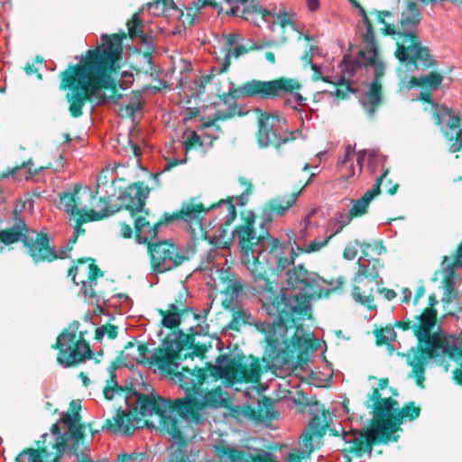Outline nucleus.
I'll return each instance as SVG.
<instances>
[{
  "label": "nucleus",
  "instance_id": "59",
  "mask_svg": "<svg viewBox=\"0 0 462 462\" xmlns=\"http://www.w3.org/2000/svg\"><path fill=\"white\" fill-rule=\"evenodd\" d=\"M356 244L360 245L365 255H368L367 250L371 247H373V250L375 251L377 254H382L383 253L386 252V248L383 245V240L375 243L374 245L370 243H359L357 241Z\"/></svg>",
  "mask_w": 462,
  "mask_h": 462
},
{
  "label": "nucleus",
  "instance_id": "11",
  "mask_svg": "<svg viewBox=\"0 0 462 462\" xmlns=\"http://www.w3.org/2000/svg\"><path fill=\"white\" fill-rule=\"evenodd\" d=\"M278 295L284 296L287 298L290 297H298L300 294L307 296V302H306V310L304 314L300 315L299 319H296L294 321V324L290 326L289 324L285 323H280L279 322V317L277 315H271L268 311L266 313L271 317L273 318V329L274 330H280L282 329L284 332H286L290 328H295V333L291 337L290 342L286 345V346L282 349L281 351V358H282V364L286 365L289 364L292 359L295 357V352L300 350H311L315 351L319 348V344L317 340L307 338L304 336L298 335L299 330H303V321L306 319H311V309L310 300L311 299L310 294H307L304 292H300L296 295L291 294H286L282 292V291L280 292L277 291Z\"/></svg>",
  "mask_w": 462,
  "mask_h": 462
},
{
  "label": "nucleus",
  "instance_id": "57",
  "mask_svg": "<svg viewBox=\"0 0 462 462\" xmlns=\"http://www.w3.org/2000/svg\"><path fill=\"white\" fill-rule=\"evenodd\" d=\"M147 457L146 453L143 452H132L121 453L117 456V462H143Z\"/></svg>",
  "mask_w": 462,
  "mask_h": 462
},
{
  "label": "nucleus",
  "instance_id": "8",
  "mask_svg": "<svg viewBox=\"0 0 462 462\" xmlns=\"http://www.w3.org/2000/svg\"><path fill=\"white\" fill-rule=\"evenodd\" d=\"M208 347L205 344L195 343V334H186L180 330L167 336L162 341V346L158 347L152 355V363H156L160 368L176 365L178 360L193 358L194 356L204 357Z\"/></svg>",
  "mask_w": 462,
  "mask_h": 462
},
{
  "label": "nucleus",
  "instance_id": "56",
  "mask_svg": "<svg viewBox=\"0 0 462 462\" xmlns=\"http://www.w3.org/2000/svg\"><path fill=\"white\" fill-rule=\"evenodd\" d=\"M182 145L184 146L186 152H188L190 149L202 148L204 143L202 138L195 131H192L189 133L187 139L183 142Z\"/></svg>",
  "mask_w": 462,
  "mask_h": 462
},
{
  "label": "nucleus",
  "instance_id": "1",
  "mask_svg": "<svg viewBox=\"0 0 462 462\" xmlns=\"http://www.w3.org/2000/svg\"><path fill=\"white\" fill-rule=\"evenodd\" d=\"M314 175L304 181L300 189L291 194L277 195L267 200L259 214L260 230L256 232V215L253 211L241 214V222L232 232V240L237 239L238 246L246 264H251L253 277L252 289L262 302V309L271 315H277L280 323L294 324L296 319L304 314L306 310L307 296L284 297L277 294L278 282L269 280L264 268L256 264L259 259L268 263L265 256L266 250L269 254L277 252L280 240L271 236L268 226L273 221L274 216H283L295 204L302 190L311 181Z\"/></svg>",
  "mask_w": 462,
  "mask_h": 462
},
{
  "label": "nucleus",
  "instance_id": "37",
  "mask_svg": "<svg viewBox=\"0 0 462 462\" xmlns=\"http://www.w3.org/2000/svg\"><path fill=\"white\" fill-rule=\"evenodd\" d=\"M443 81V76L438 72H430L420 77H413L411 83L413 86L420 87L424 91L437 90Z\"/></svg>",
  "mask_w": 462,
  "mask_h": 462
},
{
  "label": "nucleus",
  "instance_id": "64",
  "mask_svg": "<svg viewBox=\"0 0 462 462\" xmlns=\"http://www.w3.org/2000/svg\"><path fill=\"white\" fill-rule=\"evenodd\" d=\"M119 225H120L121 236L124 238L129 239V238H132L133 236H134V228L133 229L129 224H127L125 222H121Z\"/></svg>",
  "mask_w": 462,
  "mask_h": 462
},
{
  "label": "nucleus",
  "instance_id": "55",
  "mask_svg": "<svg viewBox=\"0 0 462 462\" xmlns=\"http://www.w3.org/2000/svg\"><path fill=\"white\" fill-rule=\"evenodd\" d=\"M78 219L83 223L91 221L100 220L104 217L108 216V208L106 207L103 211L97 212L94 209H88V211H82L79 208V214H77Z\"/></svg>",
  "mask_w": 462,
  "mask_h": 462
},
{
  "label": "nucleus",
  "instance_id": "34",
  "mask_svg": "<svg viewBox=\"0 0 462 462\" xmlns=\"http://www.w3.org/2000/svg\"><path fill=\"white\" fill-rule=\"evenodd\" d=\"M284 247L282 246L280 243L279 248L277 252L269 254V249L266 250L265 256L270 260L268 263L263 262L262 259H259L256 264L259 266H263L264 268L267 278L270 280L267 273V269L271 268L275 263V270L278 272L284 271L292 263V261H290L286 256H284L283 252Z\"/></svg>",
  "mask_w": 462,
  "mask_h": 462
},
{
  "label": "nucleus",
  "instance_id": "29",
  "mask_svg": "<svg viewBox=\"0 0 462 462\" xmlns=\"http://www.w3.org/2000/svg\"><path fill=\"white\" fill-rule=\"evenodd\" d=\"M386 177L387 175H380L374 187L354 202L353 207L349 210V221L367 212V208L372 199L381 193V186L386 180Z\"/></svg>",
  "mask_w": 462,
  "mask_h": 462
},
{
  "label": "nucleus",
  "instance_id": "24",
  "mask_svg": "<svg viewBox=\"0 0 462 462\" xmlns=\"http://www.w3.org/2000/svg\"><path fill=\"white\" fill-rule=\"evenodd\" d=\"M320 277L317 273L308 271L303 264L294 265L287 272V282L294 289L316 292Z\"/></svg>",
  "mask_w": 462,
  "mask_h": 462
},
{
  "label": "nucleus",
  "instance_id": "40",
  "mask_svg": "<svg viewBox=\"0 0 462 462\" xmlns=\"http://www.w3.org/2000/svg\"><path fill=\"white\" fill-rule=\"evenodd\" d=\"M352 295L355 300L361 305L366 307L368 310L376 309V305L374 303V287H369L367 290L363 289L360 284L356 283L353 286Z\"/></svg>",
  "mask_w": 462,
  "mask_h": 462
},
{
  "label": "nucleus",
  "instance_id": "27",
  "mask_svg": "<svg viewBox=\"0 0 462 462\" xmlns=\"http://www.w3.org/2000/svg\"><path fill=\"white\" fill-rule=\"evenodd\" d=\"M92 199L96 200L97 198L93 195L92 191L87 188L82 189L80 184H76L71 192H65L60 194V204L62 206L66 212L71 216L79 214V206L81 205L82 198Z\"/></svg>",
  "mask_w": 462,
  "mask_h": 462
},
{
  "label": "nucleus",
  "instance_id": "10",
  "mask_svg": "<svg viewBox=\"0 0 462 462\" xmlns=\"http://www.w3.org/2000/svg\"><path fill=\"white\" fill-rule=\"evenodd\" d=\"M79 321L74 320L61 331L52 346V348L59 351L57 362L64 367L77 366L94 355L89 343L85 339L86 331H79Z\"/></svg>",
  "mask_w": 462,
  "mask_h": 462
},
{
  "label": "nucleus",
  "instance_id": "21",
  "mask_svg": "<svg viewBox=\"0 0 462 462\" xmlns=\"http://www.w3.org/2000/svg\"><path fill=\"white\" fill-rule=\"evenodd\" d=\"M171 373L178 377L180 386L182 388L187 396L185 399H189V396H197L202 390V385L207 378L205 369L199 368L197 365L194 368L184 366L180 372Z\"/></svg>",
  "mask_w": 462,
  "mask_h": 462
},
{
  "label": "nucleus",
  "instance_id": "58",
  "mask_svg": "<svg viewBox=\"0 0 462 462\" xmlns=\"http://www.w3.org/2000/svg\"><path fill=\"white\" fill-rule=\"evenodd\" d=\"M327 424H324L319 416H315L310 422V428L315 436L323 437L326 434Z\"/></svg>",
  "mask_w": 462,
  "mask_h": 462
},
{
  "label": "nucleus",
  "instance_id": "47",
  "mask_svg": "<svg viewBox=\"0 0 462 462\" xmlns=\"http://www.w3.org/2000/svg\"><path fill=\"white\" fill-rule=\"evenodd\" d=\"M188 296H189L188 290L186 288H182L179 291L177 297L175 298L174 302L171 303L170 305L175 306L177 310L180 311L182 313H185V314L192 313L194 319L199 320V315L193 312V310L187 305Z\"/></svg>",
  "mask_w": 462,
  "mask_h": 462
},
{
  "label": "nucleus",
  "instance_id": "22",
  "mask_svg": "<svg viewBox=\"0 0 462 462\" xmlns=\"http://www.w3.org/2000/svg\"><path fill=\"white\" fill-rule=\"evenodd\" d=\"M148 5L149 9L153 10L154 12L159 11V9L163 12L165 9L171 7L179 13V17L180 19L184 15L183 8L188 11V16L190 15V11H200L206 6H211L219 10L222 9V7L215 0H204L203 2H201V0H193L191 3L188 4L181 3L180 0H178V3H175L173 0H152L148 4Z\"/></svg>",
  "mask_w": 462,
  "mask_h": 462
},
{
  "label": "nucleus",
  "instance_id": "16",
  "mask_svg": "<svg viewBox=\"0 0 462 462\" xmlns=\"http://www.w3.org/2000/svg\"><path fill=\"white\" fill-rule=\"evenodd\" d=\"M411 35L397 42L396 59L401 62L408 61L417 69H426L434 67L437 61L430 54V49L421 44L419 36L413 39Z\"/></svg>",
  "mask_w": 462,
  "mask_h": 462
},
{
  "label": "nucleus",
  "instance_id": "53",
  "mask_svg": "<svg viewBox=\"0 0 462 462\" xmlns=\"http://www.w3.org/2000/svg\"><path fill=\"white\" fill-rule=\"evenodd\" d=\"M123 390V386L119 385L116 382V373H110L109 377L106 380V384L104 387L103 394L106 400H112L114 393H119V391Z\"/></svg>",
  "mask_w": 462,
  "mask_h": 462
},
{
  "label": "nucleus",
  "instance_id": "3",
  "mask_svg": "<svg viewBox=\"0 0 462 462\" xmlns=\"http://www.w3.org/2000/svg\"><path fill=\"white\" fill-rule=\"evenodd\" d=\"M301 85L295 79L280 78L273 80H257L252 79L245 84L236 87L234 82L229 83L228 94L225 96L224 102L229 104L225 109H217V118L225 120L235 115H242L235 103L238 98H255L259 100L275 99L290 96L284 100V105L293 109L297 106L304 105L305 97L299 92Z\"/></svg>",
  "mask_w": 462,
  "mask_h": 462
},
{
  "label": "nucleus",
  "instance_id": "12",
  "mask_svg": "<svg viewBox=\"0 0 462 462\" xmlns=\"http://www.w3.org/2000/svg\"><path fill=\"white\" fill-rule=\"evenodd\" d=\"M374 415L383 423V427L393 441H397L399 435H393L404 420H414L419 418L421 408L417 406L413 401L406 402L400 410L397 408L398 402L387 397L381 402L372 404Z\"/></svg>",
  "mask_w": 462,
  "mask_h": 462
},
{
  "label": "nucleus",
  "instance_id": "32",
  "mask_svg": "<svg viewBox=\"0 0 462 462\" xmlns=\"http://www.w3.org/2000/svg\"><path fill=\"white\" fill-rule=\"evenodd\" d=\"M90 262L88 269V280L82 281V290L86 296H88L90 299L97 298V292L94 290V285L97 284V279L98 277H102L104 275V273L101 271V269L95 263V260L91 257H81L77 260V263H85Z\"/></svg>",
  "mask_w": 462,
  "mask_h": 462
},
{
  "label": "nucleus",
  "instance_id": "48",
  "mask_svg": "<svg viewBox=\"0 0 462 462\" xmlns=\"http://www.w3.org/2000/svg\"><path fill=\"white\" fill-rule=\"evenodd\" d=\"M176 214H177V211H175L171 214H168L165 212L160 219H158L156 222L152 223V229H150V231H148V234L150 235V236H148V237L146 236L145 238H143V241L147 242L152 237H158L160 227L162 225L171 224L174 220H180V218L175 217Z\"/></svg>",
  "mask_w": 462,
  "mask_h": 462
},
{
  "label": "nucleus",
  "instance_id": "60",
  "mask_svg": "<svg viewBox=\"0 0 462 462\" xmlns=\"http://www.w3.org/2000/svg\"><path fill=\"white\" fill-rule=\"evenodd\" d=\"M137 351H138V356L134 358L137 363H139V364H146V363L152 364L151 362L152 358H150V360H148L146 358V356L149 352V346L146 342H143V343L139 344L137 346ZM151 357H152V356ZM154 364L157 365L156 363H154Z\"/></svg>",
  "mask_w": 462,
  "mask_h": 462
},
{
  "label": "nucleus",
  "instance_id": "43",
  "mask_svg": "<svg viewBox=\"0 0 462 462\" xmlns=\"http://www.w3.org/2000/svg\"><path fill=\"white\" fill-rule=\"evenodd\" d=\"M218 278L223 282H226L225 291L230 294L231 297L237 296L243 291V285L238 282L235 275L228 270L221 269L219 271Z\"/></svg>",
  "mask_w": 462,
  "mask_h": 462
},
{
  "label": "nucleus",
  "instance_id": "30",
  "mask_svg": "<svg viewBox=\"0 0 462 462\" xmlns=\"http://www.w3.org/2000/svg\"><path fill=\"white\" fill-rule=\"evenodd\" d=\"M244 2H237L236 5L239 6V13L237 16L249 21L254 24H258L259 21L267 22L268 17L272 16V13L263 8L257 3H254V0H243Z\"/></svg>",
  "mask_w": 462,
  "mask_h": 462
},
{
  "label": "nucleus",
  "instance_id": "15",
  "mask_svg": "<svg viewBox=\"0 0 462 462\" xmlns=\"http://www.w3.org/2000/svg\"><path fill=\"white\" fill-rule=\"evenodd\" d=\"M366 32L363 34V40L367 43L365 50H360L356 58L351 60L350 56H344L342 72L349 76H354L356 70L363 68L374 67L376 64H384L383 60L379 57L378 46L375 42V35L374 27L371 21L368 23H364Z\"/></svg>",
  "mask_w": 462,
  "mask_h": 462
},
{
  "label": "nucleus",
  "instance_id": "46",
  "mask_svg": "<svg viewBox=\"0 0 462 462\" xmlns=\"http://www.w3.org/2000/svg\"><path fill=\"white\" fill-rule=\"evenodd\" d=\"M248 50L244 45H236L232 47L231 49H227L225 54V58L220 65V67L217 69L218 73H223L228 69L230 67V60L232 57L239 58L240 56L247 53ZM217 70V68L213 69V71Z\"/></svg>",
  "mask_w": 462,
  "mask_h": 462
},
{
  "label": "nucleus",
  "instance_id": "2",
  "mask_svg": "<svg viewBox=\"0 0 462 462\" xmlns=\"http://www.w3.org/2000/svg\"><path fill=\"white\" fill-rule=\"evenodd\" d=\"M102 43L87 51L79 63L69 65L60 73V89H69L66 100L74 118L82 116L87 100L97 99V104L114 101L116 84L113 73L120 68L122 37L103 34Z\"/></svg>",
  "mask_w": 462,
  "mask_h": 462
},
{
  "label": "nucleus",
  "instance_id": "42",
  "mask_svg": "<svg viewBox=\"0 0 462 462\" xmlns=\"http://www.w3.org/2000/svg\"><path fill=\"white\" fill-rule=\"evenodd\" d=\"M231 413L233 417L238 420L248 419L255 422H261L262 419V409H255L250 404H245L243 406H235L231 410Z\"/></svg>",
  "mask_w": 462,
  "mask_h": 462
},
{
  "label": "nucleus",
  "instance_id": "41",
  "mask_svg": "<svg viewBox=\"0 0 462 462\" xmlns=\"http://www.w3.org/2000/svg\"><path fill=\"white\" fill-rule=\"evenodd\" d=\"M162 427L172 439L180 442L186 443V438L181 431L179 419L171 416H166L165 413L161 416Z\"/></svg>",
  "mask_w": 462,
  "mask_h": 462
},
{
  "label": "nucleus",
  "instance_id": "62",
  "mask_svg": "<svg viewBox=\"0 0 462 462\" xmlns=\"http://www.w3.org/2000/svg\"><path fill=\"white\" fill-rule=\"evenodd\" d=\"M143 109V106L140 102L136 100L131 101L128 105L125 106V110L126 115L129 117H132L134 120V115L136 112L141 111Z\"/></svg>",
  "mask_w": 462,
  "mask_h": 462
},
{
  "label": "nucleus",
  "instance_id": "19",
  "mask_svg": "<svg viewBox=\"0 0 462 462\" xmlns=\"http://www.w3.org/2000/svg\"><path fill=\"white\" fill-rule=\"evenodd\" d=\"M23 246L34 264L51 263L57 257L54 254V245L51 244V237L48 233H36L35 237H30L23 241Z\"/></svg>",
  "mask_w": 462,
  "mask_h": 462
},
{
  "label": "nucleus",
  "instance_id": "25",
  "mask_svg": "<svg viewBox=\"0 0 462 462\" xmlns=\"http://www.w3.org/2000/svg\"><path fill=\"white\" fill-rule=\"evenodd\" d=\"M386 157L375 150L365 149L356 154V163L359 173L366 169L370 173H389L390 169L385 166Z\"/></svg>",
  "mask_w": 462,
  "mask_h": 462
},
{
  "label": "nucleus",
  "instance_id": "4",
  "mask_svg": "<svg viewBox=\"0 0 462 462\" xmlns=\"http://www.w3.org/2000/svg\"><path fill=\"white\" fill-rule=\"evenodd\" d=\"M438 300L435 294L429 296V306L420 315L415 316L417 326L414 336L418 344L411 347L407 355V364L411 367L410 377L415 379L416 384L424 388L425 370L429 360L439 356V348L442 346L443 338L439 332L433 331L437 324V310L435 305Z\"/></svg>",
  "mask_w": 462,
  "mask_h": 462
},
{
  "label": "nucleus",
  "instance_id": "63",
  "mask_svg": "<svg viewBox=\"0 0 462 462\" xmlns=\"http://www.w3.org/2000/svg\"><path fill=\"white\" fill-rule=\"evenodd\" d=\"M355 154V148H353L351 145H346L345 148V152L342 157H340L337 161V166L345 165L346 163L349 162L352 157Z\"/></svg>",
  "mask_w": 462,
  "mask_h": 462
},
{
  "label": "nucleus",
  "instance_id": "28",
  "mask_svg": "<svg viewBox=\"0 0 462 462\" xmlns=\"http://www.w3.org/2000/svg\"><path fill=\"white\" fill-rule=\"evenodd\" d=\"M270 117L266 114H261L258 118L257 142L259 146L266 147L273 145L279 148L282 143L288 141V137L282 138L273 126L269 125Z\"/></svg>",
  "mask_w": 462,
  "mask_h": 462
},
{
  "label": "nucleus",
  "instance_id": "33",
  "mask_svg": "<svg viewBox=\"0 0 462 462\" xmlns=\"http://www.w3.org/2000/svg\"><path fill=\"white\" fill-rule=\"evenodd\" d=\"M126 25L131 38L138 37L145 46L146 51H155L152 37L143 32V23L139 12L133 14Z\"/></svg>",
  "mask_w": 462,
  "mask_h": 462
},
{
  "label": "nucleus",
  "instance_id": "50",
  "mask_svg": "<svg viewBox=\"0 0 462 462\" xmlns=\"http://www.w3.org/2000/svg\"><path fill=\"white\" fill-rule=\"evenodd\" d=\"M134 342L128 341L124 347V350L120 351L116 357L114 361L111 362L108 372L115 373V371L121 365H124L125 366L127 365V362L130 359V355L128 353H125L126 350L134 347Z\"/></svg>",
  "mask_w": 462,
  "mask_h": 462
},
{
  "label": "nucleus",
  "instance_id": "39",
  "mask_svg": "<svg viewBox=\"0 0 462 462\" xmlns=\"http://www.w3.org/2000/svg\"><path fill=\"white\" fill-rule=\"evenodd\" d=\"M447 125L450 131L455 132V136H453V134H451L450 137H448L450 142L449 151L451 152H458L462 149V129L459 128V117L456 116H450Z\"/></svg>",
  "mask_w": 462,
  "mask_h": 462
},
{
  "label": "nucleus",
  "instance_id": "20",
  "mask_svg": "<svg viewBox=\"0 0 462 462\" xmlns=\"http://www.w3.org/2000/svg\"><path fill=\"white\" fill-rule=\"evenodd\" d=\"M214 451L218 462H277L273 453L252 455L225 444L215 445Z\"/></svg>",
  "mask_w": 462,
  "mask_h": 462
},
{
  "label": "nucleus",
  "instance_id": "61",
  "mask_svg": "<svg viewBox=\"0 0 462 462\" xmlns=\"http://www.w3.org/2000/svg\"><path fill=\"white\" fill-rule=\"evenodd\" d=\"M245 313L244 311H236L228 325V328L233 330H239L241 323H245Z\"/></svg>",
  "mask_w": 462,
  "mask_h": 462
},
{
  "label": "nucleus",
  "instance_id": "31",
  "mask_svg": "<svg viewBox=\"0 0 462 462\" xmlns=\"http://www.w3.org/2000/svg\"><path fill=\"white\" fill-rule=\"evenodd\" d=\"M29 227L23 219H17L12 226L0 230V243L5 245L22 242L29 236Z\"/></svg>",
  "mask_w": 462,
  "mask_h": 462
},
{
  "label": "nucleus",
  "instance_id": "38",
  "mask_svg": "<svg viewBox=\"0 0 462 462\" xmlns=\"http://www.w3.org/2000/svg\"><path fill=\"white\" fill-rule=\"evenodd\" d=\"M159 315L162 317L161 324L162 327L170 329H177L185 313L178 311L173 305H168L167 310H158Z\"/></svg>",
  "mask_w": 462,
  "mask_h": 462
},
{
  "label": "nucleus",
  "instance_id": "26",
  "mask_svg": "<svg viewBox=\"0 0 462 462\" xmlns=\"http://www.w3.org/2000/svg\"><path fill=\"white\" fill-rule=\"evenodd\" d=\"M420 22V11L414 2H409L406 8L402 11L399 23L401 25V35L402 38H395L397 42L404 38H416L418 35V25Z\"/></svg>",
  "mask_w": 462,
  "mask_h": 462
},
{
  "label": "nucleus",
  "instance_id": "23",
  "mask_svg": "<svg viewBox=\"0 0 462 462\" xmlns=\"http://www.w3.org/2000/svg\"><path fill=\"white\" fill-rule=\"evenodd\" d=\"M371 68L374 69V78L370 83L369 89L361 96L360 103L367 113L373 116L376 106H378L382 101L381 79L383 77L385 72V64L379 63Z\"/></svg>",
  "mask_w": 462,
  "mask_h": 462
},
{
  "label": "nucleus",
  "instance_id": "5",
  "mask_svg": "<svg viewBox=\"0 0 462 462\" xmlns=\"http://www.w3.org/2000/svg\"><path fill=\"white\" fill-rule=\"evenodd\" d=\"M180 399L171 401L156 394H138L137 406L125 412L122 408L116 410L113 419H106L101 430H109L114 433H123L131 436L139 427L142 418L155 413L162 416L166 411L175 412L181 418V411L178 408Z\"/></svg>",
  "mask_w": 462,
  "mask_h": 462
},
{
  "label": "nucleus",
  "instance_id": "36",
  "mask_svg": "<svg viewBox=\"0 0 462 462\" xmlns=\"http://www.w3.org/2000/svg\"><path fill=\"white\" fill-rule=\"evenodd\" d=\"M447 356L451 359L462 358V347L449 344L448 339L443 340L439 348V356ZM453 377L458 385L462 386V361L458 368L453 371Z\"/></svg>",
  "mask_w": 462,
  "mask_h": 462
},
{
  "label": "nucleus",
  "instance_id": "9",
  "mask_svg": "<svg viewBox=\"0 0 462 462\" xmlns=\"http://www.w3.org/2000/svg\"><path fill=\"white\" fill-rule=\"evenodd\" d=\"M248 358L250 363L247 364L245 361V356L240 355L229 359L224 366L207 363L205 371L215 380H223L227 387H232L236 383H257L263 374L261 362L258 357L252 355Z\"/></svg>",
  "mask_w": 462,
  "mask_h": 462
},
{
  "label": "nucleus",
  "instance_id": "54",
  "mask_svg": "<svg viewBox=\"0 0 462 462\" xmlns=\"http://www.w3.org/2000/svg\"><path fill=\"white\" fill-rule=\"evenodd\" d=\"M347 223H346L345 225L341 226L334 234L328 236L327 238H325L323 241H320V242H317V241H312L309 244V245L307 246V248L303 249V248H300V246L297 247V250L300 253H313V252H318L319 251L321 248H323L324 246H326L328 245V243L329 242V240L334 237L336 235L339 234L343 227L347 225Z\"/></svg>",
  "mask_w": 462,
  "mask_h": 462
},
{
  "label": "nucleus",
  "instance_id": "7",
  "mask_svg": "<svg viewBox=\"0 0 462 462\" xmlns=\"http://www.w3.org/2000/svg\"><path fill=\"white\" fill-rule=\"evenodd\" d=\"M239 184L244 188V190L237 197H228L226 199H220L217 203L209 206H205L201 202H197L195 198L190 199L189 201L182 202L179 210H177L176 217L189 224L201 225L203 215L212 208L218 207L222 203L227 204V218L224 226H221L223 232H226L227 227L233 223L236 217V209L234 200L237 199L240 206H245L248 202V198L253 194L254 186L251 180L246 179L245 176L238 178Z\"/></svg>",
  "mask_w": 462,
  "mask_h": 462
},
{
  "label": "nucleus",
  "instance_id": "49",
  "mask_svg": "<svg viewBox=\"0 0 462 462\" xmlns=\"http://www.w3.org/2000/svg\"><path fill=\"white\" fill-rule=\"evenodd\" d=\"M389 384V379L387 377L381 378L378 383L377 388H373L372 393L368 396V399L365 402V406L367 409L372 410V413L374 414V406L372 404H374L375 402H381L384 398H382L380 390L385 389Z\"/></svg>",
  "mask_w": 462,
  "mask_h": 462
},
{
  "label": "nucleus",
  "instance_id": "6",
  "mask_svg": "<svg viewBox=\"0 0 462 462\" xmlns=\"http://www.w3.org/2000/svg\"><path fill=\"white\" fill-rule=\"evenodd\" d=\"M80 411V402L73 400L69 402V410L61 414L60 420L51 425L50 431L57 436L52 444L55 450L53 462H60L66 452L79 457L84 450H88L86 426L81 422Z\"/></svg>",
  "mask_w": 462,
  "mask_h": 462
},
{
  "label": "nucleus",
  "instance_id": "45",
  "mask_svg": "<svg viewBox=\"0 0 462 462\" xmlns=\"http://www.w3.org/2000/svg\"><path fill=\"white\" fill-rule=\"evenodd\" d=\"M379 277V273L374 264H372L371 269L362 263H358L357 272L355 275V283L362 284L365 279H367L369 282L373 283L376 282Z\"/></svg>",
  "mask_w": 462,
  "mask_h": 462
},
{
  "label": "nucleus",
  "instance_id": "13",
  "mask_svg": "<svg viewBox=\"0 0 462 462\" xmlns=\"http://www.w3.org/2000/svg\"><path fill=\"white\" fill-rule=\"evenodd\" d=\"M343 439L345 444H349V446L344 448L342 453L344 455L354 454L357 457H363L365 453L370 454L374 445L385 444L391 440L383 427V423L374 415L371 420L370 427L360 432L356 430L348 432L344 431Z\"/></svg>",
  "mask_w": 462,
  "mask_h": 462
},
{
  "label": "nucleus",
  "instance_id": "14",
  "mask_svg": "<svg viewBox=\"0 0 462 462\" xmlns=\"http://www.w3.org/2000/svg\"><path fill=\"white\" fill-rule=\"evenodd\" d=\"M152 272L166 273L180 266L191 255L181 254L178 246L170 240L155 241L147 248Z\"/></svg>",
  "mask_w": 462,
  "mask_h": 462
},
{
  "label": "nucleus",
  "instance_id": "52",
  "mask_svg": "<svg viewBox=\"0 0 462 462\" xmlns=\"http://www.w3.org/2000/svg\"><path fill=\"white\" fill-rule=\"evenodd\" d=\"M104 335H106V337L111 340L116 338L118 335V327L107 322L96 328L94 338L97 341H101Z\"/></svg>",
  "mask_w": 462,
  "mask_h": 462
},
{
  "label": "nucleus",
  "instance_id": "18",
  "mask_svg": "<svg viewBox=\"0 0 462 462\" xmlns=\"http://www.w3.org/2000/svg\"><path fill=\"white\" fill-rule=\"evenodd\" d=\"M151 189L144 187L143 181H136L127 185L118 196L119 208L126 209L134 218L139 214L148 215L144 208L145 201Z\"/></svg>",
  "mask_w": 462,
  "mask_h": 462
},
{
  "label": "nucleus",
  "instance_id": "17",
  "mask_svg": "<svg viewBox=\"0 0 462 462\" xmlns=\"http://www.w3.org/2000/svg\"><path fill=\"white\" fill-rule=\"evenodd\" d=\"M223 393L222 389L217 387L207 392L203 400L197 396H189V399H180L177 405L181 411V419L189 418L191 421L197 424L203 422L204 417L200 411L206 407L218 408L224 406L226 401L223 399Z\"/></svg>",
  "mask_w": 462,
  "mask_h": 462
},
{
  "label": "nucleus",
  "instance_id": "51",
  "mask_svg": "<svg viewBox=\"0 0 462 462\" xmlns=\"http://www.w3.org/2000/svg\"><path fill=\"white\" fill-rule=\"evenodd\" d=\"M260 409H262L261 422L263 420L271 421L279 418V414L274 411L272 400L269 397H263Z\"/></svg>",
  "mask_w": 462,
  "mask_h": 462
},
{
  "label": "nucleus",
  "instance_id": "35",
  "mask_svg": "<svg viewBox=\"0 0 462 462\" xmlns=\"http://www.w3.org/2000/svg\"><path fill=\"white\" fill-rule=\"evenodd\" d=\"M134 238L136 242H138L139 244L146 245V246L148 247L149 245H152L154 243L153 241L157 239V237H152L147 242L143 241V238H145L146 236H150L148 231H150V229H152V223L149 219V214H139L138 216L134 217Z\"/></svg>",
  "mask_w": 462,
  "mask_h": 462
},
{
  "label": "nucleus",
  "instance_id": "44",
  "mask_svg": "<svg viewBox=\"0 0 462 462\" xmlns=\"http://www.w3.org/2000/svg\"><path fill=\"white\" fill-rule=\"evenodd\" d=\"M374 337L377 346L386 345L387 346H391L392 350H394L393 345L390 343L391 340L396 338V332L393 326L388 325L385 328L375 329Z\"/></svg>",
  "mask_w": 462,
  "mask_h": 462
}]
</instances>
